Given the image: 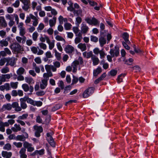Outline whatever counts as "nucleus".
Masks as SVG:
<instances>
[{"instance_id": "f3484780", "label": "nucleus", "mask_w": 158, "mask_h": 158, "mask_svg": "<svg viewBox=\"0 0 158 158\" xmlns=\"http://www.w3.org/2000/svg\"><path fill=\"white\" fill-rule=\"evenodd\" d=\"M77 61H74L71 64V66L73 68L72 72L73 73L76 72L77 70L78 63Z\"/></svg>"}, {"instance_id": "864d4df0", "label": "nucleus", "mask_w": 158, "mask_h": 158, "mask_svg": "<svg viewBox=\"0 0 158 158\" xmlns=\"http://www.w3.org/2000/svg\"><path fill=\"white\" fill-rule=\"evenodd\" d=\"M44 25L43 23H40L37 28V29L38 32H40L41 31L44 29Z\"/></svg>"}, {"instance_id": "603ef678", "label": "nucleus", "mask_w": 158, "mask_h": 158, "mask_svg": "<svg viewBox=\"0 0 158 158\" xmlns=\"http://www.w3.org/2000/svg\"><path fill=\"white\" fill-rule=\"evenodd\" d=\"M13 144L17 148H21L23 144L22 143L20 142H14Z\"/></svg>"}, {"instance_id": "13d9d810", "label": "nucleus", "mask_w": 158, "mask_h": 158, "mask_svg": "<svg viewBox=\"0 0 158 158\" xmlns=\"http://www.w3.org/2000/svg\"><path fill=\"white\" fill-rule=\"evenodd\" d=\"M49 45V48L50 50L52 49L55 46V41L52 40V41L48 44Z\"/></svg>"}, {"instance_id": "4d7b16f0", "label": "nucleus", "mask_w": 158, "mask_h": 158, "mask_svg": "<svg viewBox=\"0 0 158 158\" xmlns=\"http://www.w3.org/2000/svg\"><path fill=\"white\" fill-rule=\"evenodd\" d=\"M55 54L57 60H60L61 58V54L59 53L56 50H55Z\"/></svg>"}, {"instance_id": "ea45409f", "label": "nucleus", "mask_w": 158, "mask_h": 158, "mask_svg": "<svg viewBox=\"0 0 158 158\" xmlns=\"http://www.w3.org/2000/svg\"><path fill=\"white\" fill-rule=\"evenodd\" d=\"M0 71L2 73H6L9 72L10 70L8 67H5L2 68Z\"/></svg>"}, {"instance_id": "4be33fe9", "label": "nucleus", "mask_w": 158, "mask_h": 158, "mask_svg": "<svg viewBox=\"0 0 158 158\" xmlns=\"http://www.w3.org/2000/svg\"><path fill=\"white\" fill-rule=\"evenodd\" d=\"M76 36L77 37L75 38L74 42L75 43L77 44L79 43L81 41V40L82 39V33L81 32H79L78 35H77Z\"/></svg>"}, {"instance_id": "a878e982", "label": "nucleus", "mask_w": 158, "mask_h": 158, "mask_svg": "<svg viewBox=\"0 0 158 158\" xmlns=\"http://www.w3.org/2000/svg\"><path fill=\"white\" fill-rule=\"evenodd\" d=\"M91 58L93 61V64L94 65H96L98 64L99 63V60L98 57L94 55Z\"/></svg>"}, {"instance_id": "ddd939ff", "label": "nucleus", "mask_w": 158, "mask_h": 158, "mask_svg": "<svg viewBox=\"0 0 158 158\" xmlns=\"http://www.w3.org/2000/svg\"><path fill=\"white\" fill-rule=\"evenodd\" d=\"M31 19L33 20L32 25L34 26H36L38 23V18H37L35 16L33 15L32 14H30L29 15Z\"/></svg>"}, {"instance_id": "c85d7f7f", "label": "nucleus", "mask_w": 158, "mask_h": 158, "mask_svg": "<svg viewBox=\"0 0 158 158\" xmlns=\"http://www.w3.org/2000/svg\"><path fill=\"white\" fill-rule=\"evenodd\" d=\"M129 37V35L128 34L126 33L125 32L123 34V38L124 39L125 42L127 43L128 44H129L130 43V42L129 40L128 39V38Z\"/></svg>"}, {"instance_id": "5701e85b", "label": "nucleus", "mask_w": 158, "mask_h": 158, "mask_svg": "<svg viewBox=\"0 0 158 158\" xmlns=\"http://www.w3.org/2000/svg\"><path fill=\"white\" fill-rule=\"evenodd\" d=\"M21 128L19 125L15 124L13 127L11 128V129L14 132H17L21 130Z\"/></svg>"}, {"instance_id": "338daca9", "label": "nucleus", "mask_w": 158, "mask_h": 158, "mask_svg": "<svg viewBox=\"0 0 158 158\" xmlns=\"http://www.w3.org/2000/svg\"><path fill=\"white\" fill-rule=\"evenodd\" d=\"M5 17L6 19L9 21L14 19L13 15L7 14L6 15Z\"/></svg>"}, {"instance_id": "680f3d73", "label": "nucleus", "mask_w": 158, "mask_h": 158, "mask_svg": "<svg viewBox=\"0 0 158 158\" xmlns=\"http://www.w3.org/2000/svg\"><path fill=\"white\" fill-rule=\"evenodd\" d=\"M19 30L20 35L21 36H23L26 33L25 28L20 29Z\"/></svg>"}, {"instance_id": "052dcab7", "label": "nucleus", "mask_w": 158, "mask_h": 158, "mask_svg": "<svg viewBox=\"0 0 158 158\" xmlns=\"http://www.w3.org/2000/svg\"><path fill=\"white\" fill-rule=\"evenodd\" d=\"M45 56L47 58H50L52 57V55L49 51H47L45 53Z\"/></svg>"}, {"instance_id": "a211bd4d", "label": "nucleus", "mask_w": 158, "mask_h": 158, "mask_svg": "<svg viewBox=\"0 0 158 158\" xmlns=\"http://www.w3.org/2000/svg\"><path fill=\"white\" fill-rule=\"evenodd\" d=\"M12 108V104H11L10 103H7L3 105L2 109L3 110H10Z\"/></svg>"}, {"instance_id": "bf43d9fd", "label": "nucleus", "mask_w": 158, "mask_h": 158, "mask_svg": "<svg viewBox=\"0 0 158 158\" xmlns=\"http://www.w3.org/2000/svg\"><path fill=\"white\" fill-rule=\"evenodd\" d=\"M31 51L34 54H36L38 52L37 48L35 46H32L30 48Z\"/></svg>"}, {"instance_id": "a19ab883", "label": "nucleus", "mask_w": 158, "mask_h": 158, "mask_svg": "<svg viewBox=\"0 0 158 158\" xmlns=\"http://www.w3.org/2000/svg\"><path fill=\"white\" fill-rule=\"evenodd\" d=\"M25 140V138L23 135H18L16 137V140L24 141Z\"/></svg>"}, {"instance_id": "6e6552de", "label": "nucleus", "mask_w": 158, "mask_h": 158, "mask_svg": "<svg viewBox=\"0 0 158 158\" xmlns=\"http://www.w3.org/2000/svg\"><path fill=\"white\" fill-rule=\"evenodd\" d=\"M85 21L89 24L94 25H97L99 22L98 20L94 17H93L91 19L87 18L85 19Z\"/></svg>"}, {"instance_id": "423d86ee", "label": "nucleus", "mask_w": 158, "mask_h": 158, "mask_svg": "<svg viewBox=\"0 0 158 158\" xmlns=\"http://www.w3.org/2000/svg\"><path fill=\"white\" fill-rule=\"evenodd\" d=\"M34 128L35 130V135L36 137H39L40 136V133L43 131V128L41 126H35Z\"/></svg>"}, {"instance_id": "0e129e2a", "label": "nucleus", "mask_w": 158, "mask_h": 158, "mask_svg": "<svg viewBox=\"0 0 158 158\" xmlns=\"http://www.w3.org/2000/svg\"><path fill=\"white\" fill-rule=\"evenodd\" d=\"M45 31L49 35H52L53 34L54 31L53 29L50 27Z\"/></svg>"}, {"instance_id": "58836bf2", "label": "nucleus", "mask_w": 158, "mask_h": 158, "mask_svg": "<svg viewBox=\"0 0 158 158\" xmlns=\"http://www.w3.org/2000/svg\"><path fill=\"white\" fill-rule=\"evenodd\" d=\"M55 39L58 41H63L65 43V40L62 37L59 35H56L55 37Z\"/></svg>"}, {"instance_id": "4c0bfd02", "label": "nucleus", "mask_w": 158, "mask_h": 158, "mask_svg": "<svg viewBox=\"0 0 158 158\" xmlns=\"http://www.w3.org/2000/svg\"><path fill=\"white\" fill-rule=\"evenodd\" d=\"M15 64V62L14 59H11L6 64V65L7 66L8 65L11 66H14Z\"/></svg>"}, {"instance_id": "39448f33", "label": "nucleus", "mask_w": 158, "mask_h": 158, "mask_svg": "<svg viewBox=\"0 0 158 158\" xmlns=\"http://www.w3.org/2000/svg\"><path fill=\"white\" fill-rule=\"evenodd\" d=\"M22 87L24 91L27 92H30L31 93L33 91V87L31 86H29L27 84H24L22 85Z\"/></svg>"}, {"instance_id": "79ce46f5", "label": "nucleus", "mask_w": 158, "mask_h": 158, "mask_svg": "<svg viewBox=\"0 0 158 158\" xmlns=\"http://www.w3.org/2000/svg\"><path fill=\"white\" fill-rule=\"evenodd\" d=\"M62 106V105L61 104H56L52 108V110L53 111H55L61 108Z\"/></svg>"}, {"instance_id": "1a4fd4ad", "label": "nucleus", "mask_w": 158, "mask_h": 158, "mask_svg": "<svg viewBox=\"0 0 158 158\" xmlns=\"http://www.w3.org/2000/svg\"><path fill=\"white\" fill-rule=\"evenodd\" d=\"M16 117V116L15 114H9L7 116L6 118L9 119L8 120V122L10 125H12L15 123V121L14 119Z\"/></svg>"}, {"instance_id": "8fccbe9b", "label": "nucleus", "mask_w": 158, "mask_h": 158, "mask_svg": "<svg viewBox=\"0 0 158 158\" xmlns=\"http://www.w3.org/2000/svg\"><path fill=\"white\" fill-rule=\"evenodd\" d=\"M77 61L78 63V64L82 65L83 64L84 61L82 58L80 56L79 57L77 60H74Z\"/></svg>"}, {"instance_id": "dca6fc26", "label": "nucleus", "mask_w": 158, "mask_h": 158, "mask_svg": "<svg viewBox=\"0 0 158 158\" xmlns=\"http://www.w3.org/2000/svg\"><path fill=\"white\" fill-rule=\"evenodd\" d=\"M64 50L67 53H71L74 51V48L71 45H68L66 46Z\"/></svg>"}, {"instance_id": "f704fd0d", "label": "nucleus", "mask_w": 158, "mask_h": 158, "mask_svg": "<svg viewBox=\"0 0 158 158\" xmlns=\"http://www.w3.org/2000/svg\"><path fill=\"white\" fill-rule=\"evenodd\" d=\"M23 98L27 103L33 105L35 101L33 100L28 97H25Z\"/></svg>"}, {"instance_id": "0eeeda50", "label": "nucleus", "mask_w": 158, "mask_h": 158, "mask_svg": "<svg viewBox=\"0 0 158 158\" xmlns=\"http://www.w3.org/2000/svg\"><path fill=\"white\" fill-rule=\"evenodd\" d=\"M23 148L27 149V151L28 152H32L34 150V148L32 147V144L28 142L25 141L23 144Z\"/></svg>"}, {"instance_id": "2eb2a0df", "label": "nucleus", "mask_w": 158, "mask_h": 158, "mask_svg": "<svg viewBox=\"0 0 158 158\" xmlns=\"http://www.w3.org/2000/svg\"><path fill=\"white\" fill-rule=\"evenodd\" d=\"M16 39L18 43H22L23 44L25 43L26 38L24 36H23L22 38L19 36H17L16 37Z\"/></svg>"}, {"instance_id": "f8f14e48", "label": "nucleus", "mask_w": 158, "mask_h": 158, "mask_svg": "<svg viewBox=\"0 0 158 158\" xmlns=\"http://www.w3.org/2000/svg\"><path fill=\"white\" fill-rule=\"evenodd\" d=\"M12 108L14 109L15 111L19 112L21 111L20 107L19 106V104L17 102H14L12 103Z\"/></svg>"}, {"instance_id": "a18cd8bd", "label": "nucleus", "mask_w": 158, "mask_h": 158, "mask_svg": "<svg viewBox=\"0 0 158 158\" xmlns=\"http://www.w3.org/2000/svg\"><path fill=\"white\" fill-rule=\"evenodd\" d=\"M125 76V74H121L118 76L117 78V82L119 83L122 81L123 78Z\"/></svg>"}, {"instance_id": "09e8293b", "label": "nucleus", "mask_w": 158, "mask_h": 158, "mask_svg": "<svg viewBox=\"0 0 158 158\" xmlns=\"http://www.w3.org/2000/svg\"><path fill=\"white\" fill-rule=\"evenodd\" d=\"M38 36V34L36 31L34 32L33 33L32 35V38L34 41H36L37 40Z\"/></svg>"}, {"instance_id": "c03bdc74", "label": "nucleus", "mask_w": 158, "mask_h": 158, "mask_svg": "<svg viewBox=\"0 0 158 158\" xmlns=\"http://www.w3.org/2000/svg\"><path fill=\"white\" fill-rule=\"evenodd\" d=\"M11 144L9 143H6L3 147V149L9 151L11 150Z\"/></svg>"}, {"instance_id": "473e14b6", "label": "nucleus", "mask_w": 158, "mask_h": 158, "mask_svg": "<svg viewBox=\"0 0 158 158\" xmlns=\"http://www.w3.org/2000/svg\"><path fill=\"white\" fill-rule=\"evenodd\" d=\"M23 98L27 103L33 105L35 101L33 100L28 97H25Z\"/></svg>"}, {"instance_id": "49530a36", "label": "nucleus", "mask_w": 158, "mask_h": 158, "mask_svg": "<svg viewBox=\"0 0 158 158\" xmlns=\"http://www.w3.org/2000/svg\"><path fill=\"white\" fill-rule=\"evenodd\" d=\"M38 45L40 46V48L44 50H45L47 48V45L43 43H40L38 44Z\"/></svg>"}, {"instance_id": "69168bd1", "label": "nucleus", "mask_w": 158, "mask_h": 158, "mask_svg": "<svg viewBox=\"0 0 158 158\" xmlns=\"http://www.w3.org/2000/svg\"><path fill=\"white\" fill-rule=\"evenodd\" d=\"M20 3V1L19 0H17L12 5L15 8H18L19 6Z\"/></svg>"}, {"instance_id": "37998d69", "label": "nucleus", "mask_w": 158, "mask_h": 158, "mask_svg": "<svg viewBox=\"0 0 158 158\" xmlns=\"http://www.w3.org/2000/svg\"><path fill=\"white\" fill-rule=\"evenodd\" d=\"M1 77L3 79V80H4L5 82L6 81V79H9L11 77L10 74H2V75Z\"/></svg>"}, {"instance_id": "2f4dec72", "label": "nucleus", "mask_w": 158, "mask_h": 158, "mask_svg": "<svg viewBox=\"0 0 158 158\" xmlns=\"http://www.w3.org/2000/svg\"><path fill=\"white\" fill-rule=\"evenodd\" d=\"M8 44V42L5 40H2L0 41V46L2 47H6Z\"/></svg>"}, {"instance_id": "5fc2aeb1", "label": "nucleus", "mask_w": 158, "mask_h": 158, "mask_svg": "<svg viewBox=\"0 0 158 158\" xmlns=\"http://www.w3.org/2000/svg\"><path fill=\"white\" fill-rule=\"evenodd\" d=\"M28 116L27 114H23L22 115L19 116L18 117V119L20 120H23L26 119Z\"/></svg>"}, {"instance_id": "bb28decb", "label": "nucleus", "mask_w": 158, "mask_h": 158, "mask_svg": "<svg viewBox=\"0 0 158 158\" xmlns=\"http://www.w3.org/2000/svg\"><path fill=\"white\" fill-rule=\"evenodd\" d=\"M82 55L84 57H86L87 58H89L90 57L91 58L94 55L92 51H90L88 52H85L82 53Z\"/></svg>"}, {"instance_id": "6ab92c4d", "label": "nucleus", "mask_w": 158, "mask_h": 158, "mask_svg": "<svg viewBox=\"0 0 158 158\" xmlns=\"http://www.w3.org/2000/svg\"><path fill=\"white\" fill-rule=\"evenodd\" d=\"M2 154L3 157L6 158H10L12 155V153L11 152L4 151L2 152Z\"/></svg>"}, {"instance_id": "c9c22d12", "label": "nucleus", "mask_w": 158, "mask_h": 158, "mask_svg": "<svg viewBox=\"0 0 158 158\" xmlns=\"http://www.w3.org/2000/svg\"><path fill=\"white\" fill-rule=\"evenodd\" d=\"M23 5L22 6V9L25 11H27L30 8L29 2L23 3Z\"/></svg>"}, {"instance_id": "9b49d317", "label": "nucleus", "mask_w": 158, "mask_h": 158, "mask_svg": "<svg viewBox=\"0 0 158 158\" xmlns=\"http://www.w3.org/2000/svg\"><path fill=\"white\" fill-rule=\"evenodd\" d=\"M20 108L21 110L22 109H25L27 107V105L26 103V101L24 98H22L20 99Z\"/></svg>"}, {"instance_id": "de8ad7c7", "label": "nucleus", "mask_w": 158, "mask_h": 158, "mask_svg": "<svg viewBox=\"0 0 158 158\" xmlns=\"http://www.w3.org/2000/svg\"><path fill=\"white\" fill-rule=\"evenodd\" d=\"M73 30L76 36L78 35V33L80 32H79V30L78 28L77 27H74L73 28Z\"/></svg>"}, {"instance_id": "4468645a", "label": "nucleus", "mask_w": 158, "mask_h": 158, "mask_svg": "<svg viewBox=\"0 0 158 158\" xmlns=\"http://www.w3.org/2000/svg\"><path fill=\"white\" fill-rule=\"evenodd\" d=\"M48 79H44L41 80L40 83V86L41 89H44L46 88L47 85Z\"/></svg>"}, {"instance_id": "7ed1b4c3", "label": "nucleus", "mask_w": 158, "mask_h": 158, "mask_svg": "<svg viewBox=\"0 0 158 158\" xmlns=\"http://www.w3.org/2000/svg\"><path fill=\"white\" fill-rule=\"evenodd\" d=\"M110 53L113 57H117L119 55V48L117 46L114 49H111L110 51Z\"/></svg>"}, {"instance_id": "f257e3e1", "label": "nucleus", "mask_w": 158, "mask_h": 158, "mask_svg": "<svg viewBox=\"0 0 158 158\" xmlns=\"http://www.w3.org/2000/svg\"><path fill=\"white\" fill-rule=\"evenodd\" d=\"M10 48L15 52H20L22 50L21 46L19 43L15 42L12 44L10 46Z\"/></svg>"}, {"instance_id": "774afa93", "label": "nucleus", "mask_w": 158, "mask_h": 158, "mask_svg": "<svg viewBox=\"0 0 158 158\" xmlns=\"http://www.w3.org/2000/svg\"><path fill=\"white\" fill-rule=\"evenodd\" d=\"M90 40L92 41L97 42L98 40V38L96 36L91 35L90 36Z\"/></svg>"}, {"instance_id": "20e7f679", "label": "nucleus", "mask_w": 158, "mask_h": 158, "mask_svg": "<svg viewBox=\"0 0 158 158\" xmlns=\"http://www.w3.org/2000/svg\"><path fill=\"white\" fill-rule=\"evenodd\" d=\"M94 90V88L93 87H92L89 88L84 92L83 94V97L84 98L88 97L93 93Z\"/></svg>"}, {"instance_id": "c756f323", "label": "nucleus", "mask_w": 158, "mask_h": 158, "mask_svg": "<svg viewBox=\"0 0 158 158\" xmlns=\"http://www.w3.org/2000/svg\"><path fill=\"white\" fill-rule=\"evenodd\" d=\"M26 82L28 83L29 84H33L34 81L33 79L31 77H27L25 78Z\"/></svg>"}, {"instance_id": "b1692460", "label": "nucleus", "mask_w": 158, "mask_h": 158, "mask_svg": "<svg viewBox=\"0 0 158 158\" xmlns=\"http://www.w3.org/2000/svg\"><path fill=\"white\" fill-rule=\"evenodd\" d=\"M56 17H53L52 19L49 20V25L50 27L54 26L56 23Z\"/></svg>"}, {"instance_id": "3c124183", "label": "nucleus", "mask_w": 158, "mask_h": 158, "mask_svg": "<svg viewBox=\"0 0 158 158\" xmlns=\"http://www.w3.org/2000/svg\"><path fill=\"white\" fill-rule=\"evenodd\" d=\"M18 83L17 82H11L10 83V85L11 87L13 89H16L18 87Z\"/></svg>"}, {"instance_id": "6e6d98bb", "label": "nucleus", "mask_w": 158, "mask_h": 158, "mask_svg": "<svg viewBox=\"0 0 158 158\" xmlns=\"http://www.w3.org/2000/svg\"><path fill=\"white\" fill-rule=\"evenodd\" d=\"M72 27V25L69 23H66L64 24V28L66 30H69Z\"/></svg>"}, {"instance_id": "cd10ccee", "label": "nucleus", "mask_w": 158, "mask_h": 158, "mask_svg": "<svg viewBox=\"0 0 158 158\" xmlns=\"http://www.w3.org/2000/svg\"><path fill=\"white\" fill-rule=\"evenodd\" d=\"M99 42L100 45L101 47H103L104 45L106 44V39L103 37H101L99 40Z\"/></svg>"}, {"instance_id": "e433bc0d", "label": "nucleus", "mask_w": 158, "mask_h": 158, "mask_svg": "<svg viewBox=\"0 0 158 158\" xmlns=\"http://www.w3.org/2000/svg\"><path fill=\"white\" fill-rule=\"evenodd\" d=\"M25 70L23 67L19 68L17 71L16 73L18 75H21L23 74Z\"/></svg>"}, {"instance_id": "7c9ffc66", "label": "nucleus", "mask_w": 158, "mask_h": 158, "mask_svg": "<svg viewBox=\"0 0 158 158\" xmlns=\"http://www.w3.org/2000/svg\"><path fill=\"white\" fill-rule=\"evenodd\" d=\"M102 72V69L100 67H98L96 69L94 70L93 74L94 76H97Z\"/></svg>"}, {"instance_id": "393cba45", "label": "nucleus", "mask_w": 158, "mask_h": 158, "mask_svg": "<svg viewBox=\"0 0 158 158\" xmlns=\"http://www.w3.org/2000/svg\"><path fill=\"white\" fill-rule=\"evenodd\" d=\"M77 47L82 51H84L86 49V46L85 44L80 43L77 45Z\"/></svg>"}, {"instance_id": "72a5a7b5", "label": "nucleus", "mask_w": 158, "mask_h": 158, "mask_svg": "<svg viewBox=\"0 0 158 158\" xmlns=\"http://www.w3.org/2000/svg\"><path fill=\"white\" fill-rule=\"evenodd\" d=\"M23 98L27 103L33 105L35 101L33 100L28 97H25Z\"/></svg>"}, {"instance_id": "f03ea898", "label": "nucleus", "mask_w": 158, "mask_h": 158, "mask_svg": "<svg viewBox=\"0 0 158 158\" xmlns=\"http://www.w3.org/2000/svg\"><path fill=\"white\" fill-rule=\"evenodd\" d=\"M53 134V132H52L47 133V139L52 146L54 147L55 146V143L52 137V135Z\"/></svg>"}, {"instance_id": "aec40b11", "label": "nucleus", "mask_w": 158, "mask_h": 158, "mask_svg": "<svg viewBox=\"0 0 158 158\" xmlns=\"http://www.w3.org/2000/svg\"><path fill=\"white\" fill-rule=\"evenodd\" d=\"M81 30L83 33H86L89 29L88 27L86 24L82 23L81 25Z\"/></svg>"}, {"instance_id": "412c9836", "label": "nucleus", "mask_w": 158, "mask_h": 158, "mask_svg": "<svg viewBox=\"0 0 158 158\" xmlns=\"http://www.w3.org/2000/svg\"><path fill=\"white\" fill-rule=\"evenodd\" d=\"M7 25V23L4 17L3 16L0 17V27H6Z\"/></svg>"}, {"instance_id": "e2e57ef3", "label": "nucleus", "mask_w": 158, "mask_h": 158, "mask_svg": "<svg viewBox=\"0 0 158 158\" xmlns=\"http://www.w3.org/2000/svg\"><path fill=\"white\" fill-rule=\"evenodd\" d=\"M42 105V102L40 101H35L33 106H40Z\"/></svg>"}, {"instance_id": "9d476101", "label": "nucleus", "mask_w": 158, "mask_h": 158, "mask_svg": "<svg viewBox=\"0 0 158 158\" xmlns=\"http://www.w3.org/2000/svg\"><path fill=\"white\" fill-rule=\"evenodd\" d=\"M20 158H27V156L26 154V149L24 148H22L19 151Z\"/></svg>"}]
</instances>
